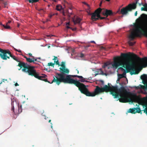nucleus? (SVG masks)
<instances>
[{"mask_svg":"<svg viewBox=\"0 0 147 147\" xmlns=\"http://www.w3.org/2000/svg\"><path fill=\"white\" fill-rule=\"evenodd\" d=\"M136 3H133L132 4H129L125 7H123L121 10V13L123 15H125L127 13L128 11H131L132 9L136 8Z\"/></svg>","mask_w":147,"mask_h":147,"instance_id":"10","label":"nucleus"},{"mask_svg":"<svg viewBox=\"0 0 147 147\" xmlns=\"http://www.w3.org/2000/svg\"><path fill=\"white\" fill-rule=\"evenodd\" d=\"M102 88L103 89L104 91H111V94L114 98H118L119 96L123 98L119 99L121 102H126L133 101V99L131 97V92L127 91L124 87H121L120 88L118 89L117 85L109 87L105 85L104 86L103 88Z\"/></svg>","mask_w":147,"mask_h":147,"instance_id":"2","label":"nucleus"},{"mask_svg":"<svg viewBox=\"0 0 147 147\" xmlns=\"http://www.w3.org/2000/svg\"><path fill=\"white\" fill-rule=\"evenodd\" d=\"M141 4L147 10V3L142 4L141 2L139 4L140 5ZM136 21L138 22V24L134 26L133 28L130 29V34L128 37L129 40L128 43L131 46L134 45L136 42H132L131 41L134 40L136 37L140 36L142 34L141 30L145 32L147 36V15L144 13L142 14Z\"/></svg>","mask_w":147,"mask_h":147,"instance_id":"1","label":"nucleus"},{"mask_svg":"<svg viewBox=\"0 0 147 147\" xmlns=\"http://www.w3.org/2000/svg\"><path fill=\"white\" fill-rule=\"evenodd\" d=\"M37 61V58L34 59V61Z\"/></svg>","mask_w":147,"mask_h":147,"instance_id":"45","label":"nucleus"},{"mask_svg":"<svg viewBox=\"0 0 147 147\" xmlns=\"http://www.w3.org/2000/svg\"><path fill=\"white\" fill-rule=\"evenodd\" d=\"M18 112L20 113L22 111V105H19L18 104Z\"/></svg>","mask_w":147,"mask_h":147,"instance_id":"26","label":"nucleus"},{"mask_svg":"<svg viewBox=\"0 0 147 147\" xmlns=\"http://www.w3.org/2000/svg\"><path fill=\"white\" fill-rule=\"evenodd\" d=\"M4 80H5V81H7V80H4V79H3V80H2V82H4Z\"/></svg>","mask_w":147,"mask_h":147,"instance_id":"44","label":"nucleus"},{"mask_svg":"<svg viewBox=\"0 0 147 147\" xmlns=\"http://www.w3.org/2000/svg\"><path fill=\"white\" fill-rule=\"evenodd\" d=\"M41 46H42V47L44 46L43 45H41Z\"/></svg>","mask_w":147,"mask_h":147,"instance_id":"59","label":"nucleus"},{"mask_svg":"<svg viewBox=\"0 0 147 147\" xmlns=\"http://www.w3.org/2000/svg\"><path fill=\"white\" fill-rule=\"evenodd\" d=\"M11 105L12 106L11 110L12 111L14 112V104L17 105V102L13 98L12 99V98H11Z\"/></svg>","mask_w":147,"mask_h":147,"instance_id":"20","label":"nucleus"},{"mask_svg":"<svg viewBox=\"0 0 147 147\" xmlns=\"http://www.w3.org/2000/svg\"><path fill=\"white\" fill-rule=\"evenodd\" d=\"M128 53L130 55V57H129V64L127 65L123 64V65H125L126 66V68L127 70L131 71V73H132V74H135L136 73V72L135 71V67L133 66H131L129 65V58L132 55L130 53Z\"/></svg>","mask_w":147,"mask_h":147,"instance_id":"12","label":"nucleus"},{"mask_svg":"<svg viewBox=\"0 0 147 147\" xmlns=\"http://www.w3.org/2000/svg\"><path fill=\"white\" fill-rule=\"evenodd\" d=\"M141 78L142 80L143 84L146 85V86H143L144 88H147V76L146 74H143L141 76Z\"/></svg>","mask_w":147,"mask_h":147,"instance_id":"14","label":"nucleus"},{"mask_svg":"<svg viewBox=\"0 0 147 147\" xmlns=\"http://www.w3.org/2000/svg\"><path fill=\"white\" fill-rule=\"evenodd\" d=\"M52 16V15H51L50 16V18H51V17Z\"/></svg>","mask_w":147,"mask_h":147,"instance_id":"55","label":"nucleus"},{"mask_svg":"<svg viewBox=\"0 0 147 147\" xmlns=\"http://www.w3.org/2000/svg\"><path fill=\"white\" fill-rule=\"evenodd\" d=\"M51 128H52L53 126H52V125H51Z\"/></svg>","mask_w":147,"mask_h":147,"instance_id":"62","label":"nucleus"},{"mask_svg":"<svg viewBox=\"0 0 147 147\" xmlns=\"http://www.w3.org/2000/svg\"><path fill=\"white\" fill-rule=\"evenodd\" d=\"M140 102L142 105L147 106V99L146 98L140 101Z\"/></svg>","mask_w":147,"mask_h":147,"instance_id":"21","label":"nucleus"},{"mask_svg":"<svg viewBox=\"0 0 147 147\" xmlns=\"http://www.w3.org/2000/svg\"><path fill=\"white\" fill-rule=\"evenodd\" d=\"M141 10L142 11L143 10V11H147V10L146 9V8H145V7H142L141 8Z\"/></svg>","mask_w":147,"mask_h":147,"instance_id":"32","label":"nucleus"},{"mask_svg":"<svg viewBox=\"0 0 147 147\" xmlns=\"http://www.w3.org/2000/svg\"><path fill=\"white\" fill-rule=\"evenodd\" d=\"M26 61L29 62L31 63L33 62L34 63H36L35 62H34V57L32 58V59H30V58H26Z\"/></svg>","mask_w":147,"mask_h":147,"instance_id":"22","label":"nucleus"},{"mask_svg":"<svg viewBox=\"0 0 147 147\" xmlns=\"http://www.w3.org/2000/svg\"><path fill=\"white\" fill-rule=\"evenodd\" d=\"M47 36H50V35H48Z\"/></svg>","mask_w":147,"mask_h":147,"instance_id":"57","label":"nucleus"},{"mask_svg":"<svg viewBox=\"0 0 147 147\" xmlns=\"http://www.w3.org/2000/svg\"><path fill=\"white\" fill-rule=\"evenodd\" d=\"M137 12L136 11L135 13V16H137Z\"/></svg>","mask_w":147,"mask_h":147,"instance_id":"39","label":"nucleus"},{"mask_svg":"<svg viewBox=\"0 0 147 147\" xmlns=\"http://www.w3.org/2000/svg\"><path fill=\"white\" fill-rule=\"evenodd\" d=\"M89 47V45H88V46H86L85 47Z\"/></svg>","mask_w":147,"mask_h":147,"instance_id":"53","label":"nucleus"},{"mask_svg":"<svg viewBox=\"0 0 147 147\" xmlns=\"http://www.w3.org/2000/svg\"><path fill=\"white\" fill-rule=\"evenodd\" d=\"M24 57L26 59V58H28L26 57V56H24Z\"/></svg>","mask_w":147,"mask_h":147,"instance_id":"54","label":"nucleus"},{"mask_svg":"<svg viewBox=\"0 0 147 147\" xmlns=\"http://www.w3.org/2000/svg\"><path fill=\"white\" fill-rule=\"evenodd\" d=\"M108 86H109V87H111V84H109V83L108 84Z\"/></svg>","mask_w":147,"mask_h":147,"instance_id":"42","label":"nucleus"},{"mask_svg":"<svg viewBox=\"0 0 147 147\" xmlns=\"http://www.w3.org/2000/svg\"><path fill=\"white\" fill-rule=\"evenodd\" d=\"M19 65L20 67L23 66L25 68L23 69L22 71L28 74V75L31 76L34 72L35 69H34V66H30L24 63H19Z\"/></svg>","mask_w":147,"mask_h":147,"instance_id":"6","label":"nucleus"},{"mask_svg":"<svg viewBox=\"0 0 147 147\" xmlns=\"http://www.w3.org/2000/svg\"><path fill=\"white\" fill-rule=\"evenodd\" d=\"M145 59V63L146 64V65L147 66V57H145L144 58Z\"/></svg>","mask_w":147,"mask_h":147,"instance_id":"33","label":"nucleus"},{"mask_svg":"<svg viewBox=\"0 0 147 147\" xmlns=\"http://www.w3.org/2000/svg\"><path fill=\"white\" fill-rule=\"evenodd\" d=\"M102 9L100 8L98 9L95 11L93 13H89V15H91L92 20L93 21H96L98 20L99 18L100 19H106L107 18V16L105 17H101L100 16V13L101 12Z\"/></svg>","mask_w":147,"mask_h":147,"instance_id":"9","label":"nucleus"},{"mask_svg":"<svg viewBox=\"0 0 147 147\" xmlns=\"http://www.w3.org/2000/svg\"><path fill=\"white\" fill-rule=\"evenodd\" d=\"M69 50L70 51H71V55H72L73 54H74V50L72 49V48H70L69 49Z\"/></svg>","mask_w":147,"mask_h":147,"instance_id":"29","label":"nucleus"},{"mask_svg":"<svg viewBox=\"0 0 147 147\" xmlns=\"http://www.w3.org/2000/svg\"><path fill=\"white\" fill-rule=\"evenodd\" d=\"M66 28H67L68 29H69V28L71 29V28H70L69 26H66Z\"/></svg>","mask_w":147,"mask_h":147,"instance_id":"37","label":"nucleus"},{"mask_svg":"<svg viewBox=\"0 0 147 147\" xmlns=\"http://www.w3.org/2000/svg\"><path fill=\"white\" fill-rule=\"evenodd\" d=\"M59 80L65 83L70 84H74L77 87H78L80 91L82 90L84 84L80 83L76 80L72 78L73 75H67L64 73L59 74Z\"/></svg>","mask_w":147,"mask_h":147,"instance_id":"4","label":"nucleus"},{"mask_svg":"<svg viewBox=\"0 0 147 147\" xmlns=\"http://www.w3.org/2000/svg\"><path fill=\"white\" fill-rule=\"evenodd\" d=\"M118 70L119 71H120L121 72H122V74H118V78L117 81V83L119 81V80L125 77L126 74V72L125 70L122 67H120L118 68Z\"/></svg>","mask_w":147,"mask_h":147,"instance_id":"13","label":"nucleus"},{"mask_svg":"<svg viewBox=\"0 0 147 147\" xmlns=\"http://www.w3.org/2000/svg\"><path fill=\"white\" fill-rule=\"evenodd\" d=\"M113 14L112 11L111 10L106 9L103 13V14L104 16H106L107 17L108 16H111Z\"/></svg>","mask_w":147,"mask_h":147,"instance_id":"16","label":"nucleus"},{"mask_svg":"<svg viewBox=\"0 0 147 147\" xmlns=\"http://www.w3.org/2000/svg\"><path fill=\"white\" fill-rule=\"evenodd\" d=\"M102 84H103V81H102Z\"/></svg>","mask_w":147,"mask_h":147,"instance_id":"64","label":"nucleus"},{"mask_svg":"<svg viewBox=\"0 0 147 147\" xmlns=\"http://www.w3.org/2000/svg\"><path fill=\"white\" fill-rule=\"evenodd\" d=\"M19 26H20L19 24H18V27H19Z\"/></svg>","mask_w":147,"mask_h":147,"instance_id":"52","label":"nucleus"},{"mask_svg":"<svg viewBox=\"0 0 147 147\" xmlns=\"http://www.w3.org/2000/svg\"><path fill=\"white\" fill-rule=\"evenodd\" d=\"M51 120H49V122H51Z\"/></svg>","mask_w":147,"mask_h":147,"instance_id":"60","label":"nucleus"},{"mask_svg":"<svg viewBox=\"0 0 147 147\" xmlns=\"http://www.w3.org/2000/svg\"><path fill=\"white\" fill-rule=\"evenodd\" d=\"M75 77H77L79 78H81V79L82 78H83V77L82 76H78L77 75H73V78Z\"/></svg>","mask_w":147,"mask_h":147,"instance_id":"30","label":"nucleus"},{"mask_svg":"<svg viewBox=\"0 0 147 147\" xmlns=\"http://www.w3.org/2000/svg\"><path fill=\"white\" fill-rule=\"evenodd\" d=\"M19 65L20 67L23 66L25 68L23 69L22 71L28 74V75L31 76L34 72L35 69H34V66H30L24 63H19Z\"/></svg>","mask_w":147,"mask_h":147,"instance_id":"7","label":"nucleus"},{"mask_svg":"<svg viewBox=\"0 0 147 147\" xmlns=\"http://www.w3.org/2000/svg\"><path fill=\"white\" fill-rule=\"evenodd\" d=\"M104 92L103 89L97 86L96 87L94 91L93 92H90L88 91L86 87V86L83 85L81 91V92L87 96H93L95 95L98 94L99 93Z\"/></svg>","mask_w":147,"mask_h":147,"instance_id":"5","label":"nucleus"},{"mask_svg":"<svg viewBox=\"0 0 147 147\" xmlns=\"http://www.w3.org/2000/svg\"><path fill=\"white\" fill-rule=\"evenodd\" d=\"M107 1H109L110 0H106Z\"/></svg>","mask_w":147,"mask_h":147,"instance_id":"56","label":"nucleus"},{"mask_svg":"<svg viewBox=\"0 0 147 147\" xmlns=\"http://www.w3.org/2000/svg\"><path fill=\"white\" fill-rule=\"evenodd\" d=\"M28 55L30 56H32V54H31V53H29V54H28Z\"/></svg>","mask_w":147,"mask_h":147,"instance_id":"48","label":"nucleus"},{"mask_svg":"<svg viewBox=\"0 0 147 147\" xmlns=\"http://www.w3.org/2000/svg\"><path fill=\"white\" fill-rule=\"evenodd\" d=\"M121 58H118L116 59L113 63H110L107 62L105 63L104 67L105 68H109L108 66L111 65L115 69L117 68L118 67L121 65L129 64V57L130 55L129 53H122L121 54Z\"/></svg>","mask_w":147,"mask_h":147,"instance_id":"3","label":"nucleus"},{"mask_svg":"<svg viewBox=\"0 0 147 147\" xmlns=\"http://www.w3.org/2000/svg\"><path fill=\"white\" fill-rule=\"evenodd\" d=\"M89 42L94 43H95V42L94 41H91L90 42Z\"/></svg>","mask_w":147,"mask_h":147,"instance_id":"38","label":"nucleus"},{"mask_svg":"<svg viewBox=\"0 0 147 147\" xmlns=\"http://www.w3.org/2000/svg\"><path fill=\"white\" fill-rule=\"evenodd\" d=\"M85 82H89V81H88V80H85Z\"/></svg>","mask_w":147,"mask_h":147,"instance_id":"46","label":"nucleus"},{"mask_svg":"<svg viewBox=\"0 0 147 147\" xmlns=\"http://www.w3.org/2000/svg\"><path fill=\"white\" fill-rule=\"evenodd\" d=\"M136 109H130L129 110V112L131 113H135V111Z\"/></svg>","mask_w":147,"mask_h":147,"instance_id":"27","label":"nucleus"},{"mask_svg":"<svg viewBox=\"0 0 147 147\" xmlns=\"http://www.w3.org/2000/svg\"><path fill=\"white\" fill-rule=\"evenodd\" d=\"M85 3V4L86 5H87L88 7H89V5H88V4H87L86 3Z\"/></svg>","mask_w":147,"mask_h":147,"instance_id":"49","label":"nucleus"},{"mask_svg":"<svg viewBox=\"0 0 147 147\" xmlns=\"http://www.w3.org/2000/svg\"><path fill=\"white\" fill-rule=\"evenodd\" d=\"M138 1H137L136 2V3H137V2Z\"/></svg>","mask_w":147,"mask_h":147,"instance_id":"63","label":"nucleus"},{"mask_svg":"<svg viewBox=\"0 0 147 147\" xmlns=\"http://www.w3.org/2000/svg\"><path fill=\"white\" fill-rule=\"evenodd\" d=\"M18 83H16L15 84V86H18Z\"/></svg>","mask_w":147,"mask_h":147,"instance_id":"40","label":"nucleus"},{"mask_svg":"<svg viewBox=\"0 0 147 147\" xmlns=\"http://www.w3.org/2000/svg\"><path fill=\"white\" fill-rule=\"evenodd\" d=\"M0 25L3 26V25L2 23H0Z\"/></svg>","mask_w":147,"mask_h":147,"instance_id":"51","label":"nucleus"},{"mask_svg":"<svg viewBox=\"0 0 147 147\" xmlns=\"http://www.w3.org/2000/svg\"><path fill=\"white\" fill-rule=\"evenodd\" d=\"M53 59L54 60V63H56L57 64H59V61L57 57H55Z\"/></svg>","mask_w":147,"mask_h":147,"instance_id":"25","label":"nucleus"},{"mask_svg":"<svg viewBox=\"0 0 147 147\" xmlns=\"http://www.w3.org/2000/svg\"><path fill=\"white\" fill-rule=\"evenodd\" d=\"M136 110H137L136 111L138 113H139L141 111L140 109L139 108L136 109Z\"/></svg>","mask_w":147,"mask_h":147,"instance_id":"34","label":"nucleus"},{"mask_svg":"<svg viewBox=\"0 0 147 147\" xmlns=\"http://www.w3.org/2000/svg\"><path fill=\"white\" fill-rule=\"evenodd\" d=\"M11 22V21H9L7 23H8H8H10Z\"/></svg>","mask_w":147,"mask_h":147,"instance_id":"50","label":"nucleus"},{"mask_svg":"<svg viewBox=\"0 0 147 147\" xmlns=\"http://www.w3.org/2000/svg\"><path fill=\"white\" fill-rule=\"evenodd\" d=\"M32 76H34L36 78H38L39 79L44 81L45 82H49V81H48L47 79L46 78L47 76L45 74H42L41 76H39L36 70H34V72L32 74V75H31Z\"/></svg>","mask_w":147,"mask_h":147,"instance_id":"11","label":"nucleus"},{"mask_svg":"<svg viewBox=\"0 0 147 147\" xmlns=\"http://www.w3.org/2000/svg\"><path fill=\"white\" fill-rule=\"evenodd\" d=\"M29 0L30 1H29V2H31V1H30V0Z\"/></svg>","mask_w":147,"mask_h":147,"instance_id":"61","label":"nucleus"},{"mask_svg":"<svg viewBox=\"0 0 147 147\" xmlns=\"http://www.w3.org/2000/svg\"><path fill=\"white\" fill-rule=\"evenodd\" d=\"M146 113H147V107L146 109Z\"/></svg>","mask_w":147,"mask_h":147,"instance_id":"47","label":"nucleus"},{"mask_svg":"<svg viewBox=\"0 0 147 147\" xmlns=\"http://www.w3.org/2000/svg\"><path fill=\"white\" fill-rule=\"evenodd\" d=\"M69 22H67L66 23V26H68L69 25Z\"/></svg>","mask_w":147,"mask_h":147,"instance_id":"41","label":"nucleus"},{"mask_svg":"<svg viewBox=\"0 0 147 147\" xmlns=\"http://www.w3.org/2000/svg\"><path fill=\"white\" fill-rule=\"evenodd\" d=\"M56 9L58 11H60L63 9L62 6L60 5H58L56 6Z\"/></svg>","mask_w":147,"mask_h":147,"instance_id":"23","label":"nucleus"},{"mask_svg":"<svg viewBox=\"0 0 147 147\" xmlns=\"http://www.w3.org/2000/svg\"><path fill=\"white\" fill-rule=\"evenodd\" d=\"M3 26L5 29H9L11 28L10 26L8 25V23L5 25H3Z\"/></svg>","mask_w":147,"mask_h":147,"instance_id":"24","label":"nucleus"},{"mask_svg":"<svg viewBox=\"0 0 147 147\" xmlns=\"http://www.w3.org/2000/svg\"><path fill=\"white\" fill-rule=\"evenodd\" d=\"M81 19L77 17L75 19L73 20V22L75 24H78L79 25H81L80 21Z\"/></svg>","mask_w":147,"mask_h":147,"instance_id":"17","label":"nucleus"},{"mask_svg":"<svg viewBox=\"0 0 147 147\" xmlns=\"http://www.w3.org/2000/svg\"><path fill=\"white\" fill-rule=\"evenodd\" d=\"M55 63H49L48 64V66H53L55 64Z\"/></svg>","mask_w":147,"mask_h":147,"instance_id":"31","label":"nucleus"},{"mask_svg":"<svg viewBox=\"0 0 147 147\" xmlns=\"http://www.w3.org/2000/svg\"><path fill=\"white\" fill-rule=\"evenodd\" d=\"M71 29H72L73 30H76V28H74L73 29L71 28Z\"/></svg>","mask_w":147,"mask_h":147,"instance_id":"43","label":"nucleus"},{"mask_svg":"<svg viewBox=\"0 0 147 147\" xmlns=\"http://www.w3.org/2000/svg\"><path fill=\"white\" fill-rule=\"evenodd\" d=\"M84 56V55L83 53H81L80 55V57H83Z\"/></svg>","mask_w":147,"mask_h":147,"instance_id":"36","label":"nucleus"},{"mask_svg":"<svg viewBox=\"0 0 147 147\" xmlns=\"http://www.w3.org/2000/svg\"><path fill=\"white\" fill-rule=\"evenodd\" d=\"M59 74H58V76L57 77H56L57 78L56 79L55 78H54L53 80L51 82H49L50 84H52L53 82H55L56 84H57L58 85H59V84L60 82H62L58 80V78H59Z\"/></svg>","mask_w":147,"mask_h":147,"instance_id":"18","label":"nucleus"},{"mask_svg":"<svg viewBox=\"0 0 147 147\" xmlns=\"http://www.w3.org/2000/svg\"><path fill=\"white\" fill-rule=\"evenodd\" d=\"M0 52L2 53L3 54L0 53V56L1 58L4 60H6L7 58L9 59V56L11 57L14 60L19 62V61L18 59L15 57V56L12 55L8 50H3L0 48Z\"/></svg>","mask_w":147,"mask_h":147,"instance_id":"8","label":"nucleus"},{"mask_svg":"<svg viewBox=\"0 0 147 147\" xmlns=\"http://www.w3.org/2000/svg\"><path fill=\"white\" fill-rule=\"evenodd\" d=\"M14 49L16 51H17L19 53H21L22 52L21 50H17V49H16L15 48H14Z\"/></svg>","mask_w":147,"mask_h":147,"instance_id":"35","label":"nucleus"},{"mask_svg":"<svg viewBox=\"0 0 147 147\" xmlns=\"http://www.w3.org/2000/svg\"><path fill=\"white\" fill-rule=\"evenodd\" d=\"M96 72H97V73H96L95 74V76L98 74L105 75L106 76L107 75V73H104L103 71L101 69V68L100 69H99L97 70Z\"/></svg>","mask_w":147,"mask_h":147,"instance_id":"19","label":"nucleus"},{"mask_svg":"<svg viewBox=\"0 0 147 147\" xmlns=\"http://www.w3.org/2000/svg\"><path fill=\"white\" fill-rule=\"evenodd\" d=\"M38 1L37 0H35V1H34L35 2H36V1Z\"/></svg>","mask_w":147,"mask_h":147,"instance_id":"58","label":"nucleus"},{"mask_svg":"<svg viewBox=\"0 0 147 147\" xmlns=\"http://www.w3.org/2000/svg\"><path fill=\"white\" fill-rule=\"evenodd\" d=\"M78 81H79L80 83V82H85V78H82L80 80H79Z\"/></svg>","mask_w":147,"mask_h":147,"instance_id":"28","label":"nucleus"},{"mask_svg":"<svg viewBox=\"0 0 147 147\" xmlns=\"http://www.w3.org/2000/svg\"><path fill=\"white\" fill-rule=\"evenodd\" d=\"M61 65V67L60 68L61 70L66 73H68L69 70L68 69L66 68L64 63H62Z\"/></svg>","mask_w":147,"mask_h":147,"instance_id":"15","label":"nucleus"}]
</instances>
